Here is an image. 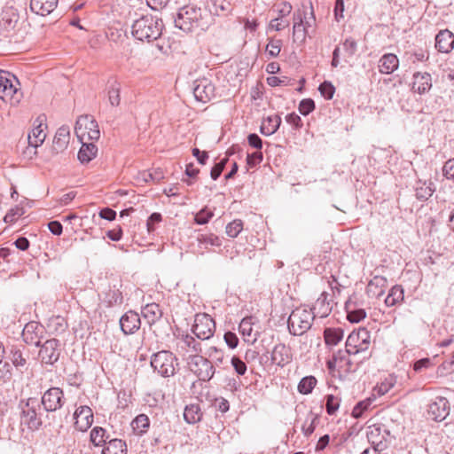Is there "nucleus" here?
<instances>
[{"label":"nucleus","instance_id":"33","mask_svg":"<svg viewBox=\"0 0 454 454\" xmlns=\"http://www.w3.org/2000/svg\"><path fill=\"white\" fill-rule=\"evenodd\" d=\"M142 316L151 326L162 317L161 309L157 303H149L142 308Z\"/></svg>","mask_w":454,"mask_h":454},{"label":"nucleus","instance_id":"26","mask_svg":"<svg viewBox=\"0 0 454 454\" xmlns=\"http://www.w3.org/2000/svg\"><path fill=\"white\" fill-rule=\"evenodd\" d=\"M435 48L442 53L450 52L454 48V34L449 29L439 31L435 36Z\"/></svg>","mask_w":454,"mask_h":454},{"label":"nucleus","instance_id":"46","mask_svg":"<svg viewBox=\"0 0 454 454\" xmlns=\"http://www.w3.org/2000/svg\"><path fill=\"white\" fill-rule=\"evenodd\" d=\"M343 338V330L340 328H325L324 331L325 342L328 346L337 345Z\"/></svg>","mask_w":454,"mask_h":454},{"label":"nucleus","instance_id":"59","mask_svg":"<svg viewBox=\"0 0 454 454\" xmlns=\"http://www.w3.org/2000/svg\"><path fill=\"white\" fill-rule=\"evenodd\" d=\"M0 365V382L6 383L12 378V365L8 362H2Z\"/></svg>","mask_w":454,"mask_h":454},{"label":"nucleus","instance_id":"7","mask_svg":"<svg viewBox=\"0 0 454 454\" xmlns=\"http://www.w3.org/2000/svg\"><path fill=\"white\" fill-rule=\"evenodd\" d=\"M176 356L168 350H161L153 355L151 365L162 377H170L176 373L177 365Z\"/></svg>","mask_w":454,"mask_h":454},{"label":"nucleus","instance_id":"29","mask_svg":"<svg viewBox=\"0 0 454 454\" xmlns=\"http://www.w3.org/2000/svg\"><path fill=\"white\" fill-rule=\"evenodd\" d=\"M345 309L347 312V318L351 323H359L366 317L365 310L358 307L356 301H354L352 298L346 301Z\"/></svg>","mask_w":454,"mask_h":454},{"label":"nucleus","instance_id":"16","mask_svg":"<svg viewBox=\"0 0 454 454\" xmlns=\"http://www.w3.org/2000/svg\"><path fill=\"white\" fill-rule=\"evenodd\" d=\"M8 358L12 364L20 372L28 368L29 351L23 345H12L9 349Z\"/></svg>","mask_w":454,"mask_h":454},{"label":"nucleus","instance_id":"60","mask_svg":"<svg viewBox=\"0 0 454 454\" xmlns=\"http://www.w3.org/2000/svg\"><path fill=\"white\" fill-rule=\"evenodd\" d=\"M231 364L238 375H239V376L245 375V373L247 372V367L246 363L243 360H241V358L239 356H233L231 357Z\"/></svg>","mask_w":454,"mask_h":454},{"label":"nucleus","instance_id":"31","mask_svg":"<svg viewBox=\"0 0 454 454\" xmlns=\"http://www.w3.org/2000/svg\"><path fill=\"white\" fill-rule=\"evenodd\" d=\"M254 317H244L239 325V333L243 336L244 340L247 342H254L257 340L258 333L253 330Z\"/></svg>","mask_w":454,"mask_h":454},{"label":"nucleus","instance_id":"11","mask_svg":"<svg viewBox=\"0 0 454 454\" xmlns=\"http://www.w3.org/2000/svg\"><path fill=\"white\" fill-rule=\"evenodd\" d=\"M66 397L62 388L51 387L41 397V404L46 412H54L60 410L66 403Z\"/></svg>","mask_w":454,"mask_h":454},{"label":"nucleus","instance_id":"37","mask_svg":"<svg viewBox=\"0 0 454 454\" xmlns=\"http://www.w3.org/2000/svg\"><path fill=\"white\" fill-rule=\"evenodd\" d=\"M102 454H127L126 442L121 439H110L105 445Z\"/></svg>","mask_w":454,"mask_h":454},{"label":"nucleus","instance_id":"64","mask_svg":"<svg viewBox=\"0 0 454 454\" xmlns=\"http://www.w3.org/2000/svg\"><path fill=\"white\" fill-rule=\"evenodd\" d=\"M442 175L454 183V159L448 160L442 167Z\"/></svg>","mask_w":454,"mask_h":454},{"label":"nucleus","instance_id":"24","mask_svg":"<svg viewBox=\"0 0 454 454\" xmlns=\"http://www.w3.org/2000/svg\"><path fill=\"white\" fill-rule=\"evenodd\" d=\"M291 348L284 343H278L274 346L271 352V363L284 367L292 361Z\"/></svg>","mask_w":454,"mask_h":454},{"label":"nucleus","instance_id":"62","mask_svg":"<svg viewBox=\"0 0 454 454\" xmlns=\"http://www.w3.org/2000/svg\"><path fill=\"white\" fill-rule=\"evenodd\" d=\"M315 102L311 98H304L299 104V112L306 116L315 110Z\"/></svg>","mask_w":454,"mask_h":454},{"label":"nucleus","instance_id":"4","mask_svg":"<svg viewBox=\"0 0 454 454\" xmlns=\"http://www.w3.org/2000/svg\"><path fill=\"white\" fill-rule=\"evenodd\" d=\"M20 425L26 426L31 431L38 430L42 425V414L40 403L35 397H29L27 401L21 402L20 404Z\"/></svg>","mask_w":454,"mask_h":454},{"label":"nucleus","instance_id":"2","mask_svg":"<svg viewBox=\"0 0 454 454\" xmlns=\"http://www.w3.org/2000/svg\"><path fill=\"white\" fill-rule=\"evenodd\" d=\"M162 20L153 16L145 15L136 20L132 25L133 36L140 41H154L162 34Z\"/></svg>","mask_w":454,"mask_h":454},{"label":"nucleus","instance_id":"23","mask_svg":"<svg viewBox=\"0 0 454 454\" xmlns=\"http://www.w3.org/2000/svg\"><path fill=\"white\" fill-rule=\"evenodd\" d=\"M432 88V76L427 72H415L412 75L411 90L423 95Z\"/></svg>","mask_w":454,"mask_h":454},{"label":"nucleus","instance_id":"12","mask_svg":"<svg viewBox=\"0 0 454 454\" xmlns=\"http://www.w3.org/2000/svg\"><path fill=\"white\" fill-rule=\"evenodd\" d=\"M366 436L372 445L371 449H377V450L382 451L387 448L390 434L384 425L374 424L368 426Z\"/></svg>","mask_w":454,"mask_h":454},{"label":"nucleus","instance_id":"17","mask_svg":"<svg viewBox=\"0 0 454 454\" xmlns=\"http://www.w3.org/2000/svg\"><path fill=\"white\" fill-rule=\"evenodd\" d=\"M193 94L196 100L207 103L215 97V87L207 78L198 79L194 82Z\"/></svg>","mask_w":454,"mask_h":454},{"label":"nucleus","instance_id":"45","mask_svg":"<svg viewBox=\"0 0 454 454\" xmlns=\"http://www.w3.org/2000/svg\"><path fill=\"white\" fill-rule=\"evenodd\" d=\"M403 289L401 286H394L385 299V304L387 307L395 306L403 301Z\"/></svg>","mask_w":454,"mask_h":454},{"label":"nucleus","instance_id":"32","mask_svg":"<svg viewBox=\"0 0 454 454\" xmlns=\"http://www.w3.org/2000/svg\"><path fill=\"white\" fill-rule=\"evenodd\" d=\"M82 142V146L78 152V160L82 164H87L92 160L98 153V147L92 142Z\"/></svg>","mask_w":454,"mask_h":454},{"label":"nucleus","instance_id":"10","mask_svg":"<svg viewBox=\"0 0 454 454\" xmlns=\"http://www.w3.org/2000/svg\"><path fill=\"white\" fill-rule=\"evenodd\" d=\"M192 332L199 340H209L215 333V322L207 313H197L194 317Z\"/></svg>","mask_w":454,"mask_h":454},{"label":"nucleus","instance_id":"51","mask_svg":"<svg viewBox=\"0 0 454 454\" xmlns=\"http://www.w3.org/2000/svg\"><path fill=\"white\" fill-rule=\"evenodd\" d=\"M232 153V152L227 151L226 156L213 166L210 171V176L213 180H216L221 176L222 172L225 168L227 162L229 161V156Z\"/></svg>","mask_w":454,"mask_h":454},{"label":"nucleus","instance_id":"40","mask_svg":"<svg viewBox=\"0 0 454 454\" xmlns=\"http://www.w3.org/2000/svg\"><path fill=\"white\" fill-rule=\"evenodd\" d=\"M434 190V184L431 181L428 183L419 181L415 187L416 198L419 200H427L433 195Z\"/></svg>","mask_w":454,"mask_h":454},{"label":"nucleus","instance_id":"3","mask_svg":"<svg viewBox=\"0 0 454 454\" xmlns=\"http://www.w3.org/2000/svg\"><path fill=\"white\" fill-rule=\"evenodd\" d=\"M17 77L8 71L0 69V98L12 106L18 105L23 98Z\"/></svg>","mask_w":454,"mask_h":454},{"label":"nucleus","instance_id":"61","mask_svg":"<svg viewBox=\"0 0 454 454\" xmlns=\"http://www.w3.org/2000/svg\"><path fill=\"white\" fill-rule=\"evenodd\" d=\"M318 90L325 99H332L335 92V88L332 82L325 81L319 85Z\"/></svg>","mask_w":454,"mask_h":454},{"label":"nucleus","instance_id":"13","mask_svg":"<svg viewBox=\"0 0 454 454\" xmlns=\"http://www.w3.org/2000/svg\"><path fill=\"white\" fill-rule=\"evenodd\" d=\"M39 347L38 356L42 364L54 365L59 361L61 349L60 341L58 339L47 340Z\"/></svg>","mask_w":454,"mask_h":454},{"label":"nucleus","instance_id":"1","mask_svg":"<svg viewBox=\"0 0 454 454\" xmlns=\"http://www.w3.org/2000/svg\"><path fill=\"white\" fill-rule=\"evenodd\" d=\"M176 27L185 33L207 30L211 24V18L207 10L189 4L178 9L175 18Z\"/></svg>","mask_w":454,"mask_h":454},{"label":"nucleus","instance_id":"52","mask_svg":"<svg viewBox=\"0 0 454 454\" xmlns=\"http://www.w3.org/2000/svg\"><path fill=\"white\" fill-rule=\"evenodd\" d=\"M244 223L241 219H235L226 225L225 232L230 238H236L242 231Z\"/></svg>","mask_w":454,"mask_h":454},{"label":"nucleus","instance_id":"18","mask_svg":"<svg viewBox=\"0 0 454 454\" xmlns=\"http://www.w3.org/2000/svg\"><path fill=\"white\" fill-rule=\"evenodd\" d=\"M177 350L182 356H195L196 354L200 355L202 352V346L200 341L196 340L193 336L189 333L182 334L177 339Z\"/></svg>","mask_w":454,"mask_h":454},{"label":"nucleus","instance_id":"22","mask_svg":"<svg viewBox=\"0 0 454 454\" xmlns=\"http://www.w3.org/2000/svg\"><path fill=\"white\" fill-rule=\"evenodd\" d=\"M120 326L125 335L135 333L141 326L139 315L129 310L120 318Z\"/></svg>","mask_w":454,"mask_h":454},{"label":"nucleus","instance_id":"49","mask_svg":"<svg viewBox=\"0 0 454 454\" xmlns=\"http://www.w3.org/2000/svg\"><path fill=\"white\" fill-rule=\"evenodd\" d=\"M317 382V380L314 376H306L299 382L298 391L302 395H309L313 391Z\"/></svg>","mask_w":454,"mask_h":454},{"label":"nucleus","instance_id":"50","mask_svg":"<svg viewBox=\"0 0 454 454\" xmlns=\"http://www.w3.org/2000/svg\"><path fill=\"white\" fill-rule=\"evenodd\" d=\"M373 401L374 398L369 397L358 402L353 408L351 413L352 417H354L355 419H359L363 417L364 413L369 410Z\"/></svg>","mask_w":454,"mask_h":454},{"label":"nucleus","instance_id":"42","mask_svg":"<svg viewBox=\"0 0 454 454\" xmlns=\"http://www.w3.org/2000/svg\"><path fill=\"white\" fill-rule=\"evenodd\" d=\"M319 415L309 411L306 417L303 424L301 425V431L306 437H309L315 431L317 424L319 423Z\"/></svg>","mask_w":454,"mask_h":454},{"label":"nucleus","instance_id":"5","mask_svg":"<svg viewBox=\"0 0 454 454\" xmlns=\"http://www.w3.org/2000/svg\"><path fill=\"white\" fill-rule=\"evenodd\" d=\"M314 318L311 310L305 307L296 308L287 320L289 333L294 336L302 335L310 329Z\"/></svg>","mask_w":454,"mask_h":454},{"label":"nucleus","instance_id":"36","mask_svg":"<svg viewBox=\"0 0 454 454\" xmlns=\"http://www.w3.org/2000/svg\"><path fill=\"white\" fill-rule=\"evenodd\" d=\"M203 413L199 403L187 404L184 411V419L188 424H195L201 420Z\"/></svg>","mask_w":454,"mask_h":454},{"label":"nucleus","instance_id":"19","mask_svg":"<svg viewBox=\"0 0 454 454\" xmlns=\"http://www.w3.org/2000/svg\"><path fill=\"white\" fill-rule=\"evenodd\" d=\"M20 19L19 12L13 6H4L0 13V32L12 31Z\"/></svg>","mask_w":454,"mask_h":454},{"label":"nucleus","instance_id":"43","mask_svg":"<svg viewBox=\"0 0 454 454\" xmlns=\"http://www.w3.org/2000/svg\"><path fill=\"white\" fill-rule=\"evenodd\" d=\"M150 427V419L145 414L137 415L131 422V427L137 435H142L147 432Z\"/></svg>","mask_w":454,"mask_h":454},{"label":"nucleus","instance_id":"55","mask_svg":"<svg viewBox=\"0 0 454 454\" xmlns=\"http://www.w3.org/2000/svg\"><path fill=\"white\" fill-rule=\"evenodd\" d=\"M162 221V215L160 213L154 212L153 213L146 221V229L149 234L153 233L157 225Z\"/></svg>","mask_w":454,"mask_h":454},{"label":"nucleus","instance_id":"53","mask_svg":"<svg viewBox=\"0 0 454 454\" xmlns=\"http://www.w3.org/2000/svg\"><path fill=\"white\" fill-rule=\"evenodd\" d=\"M340 404V398L333 395H327L325 396V411L328 415L332 416L336 413Z\"/></svg>","mask_w":454,"mask_h":454},{"label":"nucleus","instance_id":"41","mask_svg":"<svg viewBox=\"0 0 454 454\" xmlns=\"http://www.w3.org/2000/svg\"><path fill=\"white\" fill-rule=\"evenodd\" d=\"M121 82L117 80L109 82L107 88V96L112 106H118L121 103Z\"/></svg>","mask_w":454,"mask_h":454},{"label":"nucleus","instance_id":"38","mask_svg":"<svg viewBox=\"0 0 454 454\" xmlns=\"http://www.w3.org/2000/svg\"><path fill=\"white\" fill-rule=\"evenodd\" d=\"M281 124V118L278 115H272L266 118L261 128L260 131L264 136H270L274 134Z\"/></svg>","mask_w":454,"mask_h":454},{"label":"nucleus","instance_id":"6","mask_svg":"<svg viewBox=\"0 0 454 454\" xmlns=\"http://www.w3.org/2000/svg\"><path fill=\"white\" fill-rule=\"evenodd\" d=\"M186 363L188 369L200 381H209L215 373V368L212 361L207 357L196 354L187 356Z\"/></svg>","mask_w":454,"mask_h":454},{"label":"nucleus","instance_id":"56","mask_svg":"<svg viewBox=\"0 0 454 454\" xmlns=\"http://www.w3.org/2000/svg\"><path fill=\"white\" fill-rule=\"evenodd\" d=\"M213 216L214 213L207 207H204L195 215L194 222L198 224H206Z\"/></svg>","mask_w":454,"mask_h":454},{"label":"nucleus","instance_id":"57","mask_svg":"<svg viewBox=\"0 0 454 454\" xmlns=\"http://www.w3.org/2000/svg\"><path fill=\"white\" fill-rule=\"evenodd\" d=\"M206 355L208 358L214 360L215 364L218 365L223 361V351L217 347L211 346L207 348Z\"/></svg>","mask_w":454,"mask_h":454},{"label":"nucleus","instance_id":"63","mask_svg":"<svg viewBox=\"0 0 454 454\" xmlns=\"http://www.w3.org/2000/svg\"><path fill=\"white\" fill-rule=\"evenodd\" d=\"M24 214V208L21 207L16 206L15 207L11 208L7 214L5 215L4 220L7 223H14L19 217H20Z\"/></svg>","mask_w":454,"mask_h":454},{"label":"nucleus","instance_id":"39","mask_svg":"<svg viewBox=\"0 0 454 454\" xmlns=\"http://www.w3.org/2000/svg\"><path fill=\"white\" fill-rule=\"evenodd\" d=\"M198 246L200 249H208L209 246L221 247V239L214 233H200L197 236Z\"/></svg>","mask_w":454,"mask_h":454},{"label":"nucleus","instance_id":"28","mask_svg":"<svg viewBox=\"0 0 454 454\" xmlns=\"http://www.w3.org/2000/svg\"><path fill=\"white\" fill-rule=\"evenodd\" d=\"M59 0H30L31 11L41 16L51 13L57 7Z\"/></svg>","mask_w":454,"mask_h":454},{"label":"nucleus","instance_id":"48","mask_svg":"<svg viewBox=\"0 0 454 454\" xmlns=\"http://www.w3.org/2000/svg\"><path fill=\"white\" fill-rule=\"evenodd\" d=\"M108 439L109 435L106 434V430L101 427H95L90 431V442L95 446L106 445Z\"/></svg>","mask_w":454,"mask_h":454},{"label":"nucleus","instance_id":"34","mask_svg":"<svg viewBox=\"0 0 454 454\" xmlns=\"http://www.w3.org/2000/svg\"><path fill=\"white\" fill-rule=\"evenodd\" d=\"M70 138V133L68 127L62 126L58 129L54 139H53V149L59 153L67 148Z\"/></svg>","mask_w":454,"mask_h":454},{"label":"nucleus","instance_id":"15","mask_svg":"<svg viewBox=\"0 0 454 454\" xmlns=\"http://www.w3.org/2000/svg\"><path fill=\"white\" fill-rule=\"evenodd\" d=\"M428 419L441 422L446 419L450 413V403L447 398L437 396L427 406Z\"/></svg>","mask_w":454,"mask_h":454},{"label":"nucleus","instance_id":"30","mask_svg":"<svg viewBox=\"0 0 454 454\" xmlns=\"http://www.w3.org/2000/svg\"><path fill=\"white\" fill-rule=\"evenodd\" d=\"M399 66V59L393 53L384 54L379 60V71L381 74H389L394 73Z\"/></svg>","mask_w":454,"mask_h":454},{"label":"nucleus","instance_id":"27","mask_svg":"<svg viewBox=\"0 0 454 454\" xmlns=\"http://www.w3.org/2000/svg\"><path fill=\"white\" fill-rule=\"evenodd\" d=\"M387 286V279L383 276L376 275L368 283L366 294L371 297L379 298L384 294Z\"/></svg>","mask_w":454,"mask_h":454},{"label":"nucleus","instance_id":"58","mask_svg":"<svg viewBox=\"0 0 454 454\" xmlns=\"http://www.w3.org/2000/svg\"><path fill=\"white\" fill-rule=\"evenodd\" d=\"M106 299L109 306L120 305L123 301L122 294L118 289L110 290L106 294Z\"/></svg>","mask_w":454,"mask_h":454},{"label":"nucleus","instance_id":"8","mask_svg":"<svg viewBox=\"0 0 454 454\" xmlns=\"http://www.w3.org/2000/svg\"><path fill=\"white\" fill-rule=\"evenodd\" d=\"M74 131L81 141H97L100 137L98 124L90 115H81L76 121Z\"/></svg>","mask_w":454,"mask_h":454},{"label":"nucleus","instance_id":"35","mask_svg":"<svg viewBox=\"0 0 454 454\" xmlns=\"http://www.w3.org/2000/svg\"><path fill=\"white\" fill-rule=\"evenodd\" d=\"M232 11L229 0H210L209 12L216 16H227Z\"/></svg>","mask_w":454,"mask_h":454},{"label":"nucleus","instance_id":"44","mask_svg":"<svg viewBox=\"0 0 454 454\" xmlns=\"http://www.w3.org/2000/svg\"><path fill=\"white\" fill-rule=\"evenodd\" d=\"M48 328L51 333L59 335L67 329V323L63 317L57 316L49 319Z\"/></svg>","mask_w":454,"mask_h":454},{"label":"nucleus","instance_id":"47","mask_svg":"<svg viewBox=\"0 0 454 454\" xmlns=\"http://www.w3.org/2000/svg\"><path fill=\"white\" fill-rule=\"evenodd\" d=\"M46 134L44 133L42 123H40L28 134V144L36 148L43 143Z\"/></svg>","mask_w":454,"mask_h":454},{"label":"nucleus","instance_id":"54","mask_svg":"<svg viewBox=\"0 0 454 454\" xmlns=\"http://www.w3.org/2000/svg\"><path fill=\"white\" fill-rule=\"evenodd\" d=\"M282 48V40L270 38L266 45V52L270 58H276L279 55Z\"/></svg>","mask_w":454,"mask_h":454},{"label":"nucleus","instance_id":"9","mask_svg":"<svg viewBox=\"0 0 454 454\" xmlns=\"http://www.w3.org/2000/svg\"><path fill=\"white\" fill-rule=\"evenodd\" d=\"M371 345V333L366 328L353 331L347 338L346 348L349 354L356 356L359 353L366 352Z\"/></svg>","mask_w":454,"mask_h":454},{"label":"nucleus","instance_id":"14","mask_svg":"<svg viewBox=\"0 0 454 454\" xmlns=\"http://www.w3.org/2000/svg\"><path fill=\"white\" fill-rule=\"evenodd\" d=\"M45 334L44 326L36 321L27 323L23 328L21 337L25 343L39 347Z\"/></svg>","mask_w":454,"mask_h":454},{"label":"nucleus","instance_id":"25","mask_svg":"<svg viewBox=\"0 0 454 454\" xmlns=\"http://www.w3.org/2000/svg\"><path fill=\"white\" fill-rule=\"evenodd\" d=\"M332 300L328 299V294L326 292H322L315 304L309 310L313 313L314 317H318L321 318H325L330 315L332 312L333 305Z\"/></svg>","mask_w":454,"mask_h":454},{"label":"nucleus","instance_id":"21","mask_svg":"<svg viewBox=\"0 0 454 454\" xmlns=\"http://www.w3.org/2000/svg\"><path fill=\"white\" fill-rule=\"evenodd\" d=\"M74 418V427L81 432H85L93 423V411L89 406L82 405L75 410Z\"/></svg>","mask_w":454,"mask_h":454},{"label":"nucleus","instance_id":"20","mask_svg":"<svg viewBox=\"0 0 454 454\" xmlns=\"http://www.w3.org/2000/svg\"><path fill=\"white\" fill-rule=\"evenodd\" d=\"M338 362H339V372L349 373L356 372L360 364H362L363 360L366 357H364L360 360H356L352 358L353 354H349L348 352V348L345 350H338L336 352Z\"/></svg>","mask_w":454,"mask_h":454}]
</instances>
